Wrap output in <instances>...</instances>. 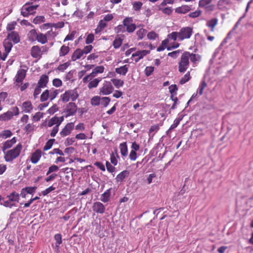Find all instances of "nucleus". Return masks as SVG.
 I'll return each mask as SVG.
<instances>
[{"mask_svg": "<svg viewBox=\"0 0 253 253\" xmlns=\"http://www.w3.org/2000/svg\"><path fill=\"white\" fill-rule=\"evenodd\" d=\"M22 149V145L19 143L13 149L3 152L4 154V158L5 161L7 162H12L13 160L19 156Z\"/></svg>", "mask_w": 253, "mask_h": 253, "instance_id": "1", "label": "nucleus"}, {"mask_svg": "<svg viewBox=\"0 0 253 253\" xmlns=\"http://www.w3.org/2000/svg\"><path fill=\"white\" fill-rule=\"evenodd\" d=\"M6 198L7 200L4 201L3 203H0V205L3 206L6 208H12L13 207H16V202H19L20 200V195L16 191H14L7 195Z\"/></svg>", "mask_w": 253, "mask_h": 253, "instance_id": "2", "label": "nucleus"}, {"mask_svg": "<svg viewBox=\"0 0 253 253\" xmlns=\"http://www.w3.org/2000/svg\"><path fill=\"white\" fill-rule=\"evenodd\" d=\"M32 2H26L21 8V14L23 17H28L30 15H33L36 13V10L39 7V5H31Z\"/></svg>", "mask_w": 253, "mask_h": 253, "instance_id": "3", "label": "nucleus"}, {"mask_svg": "<svg viewBox=\"0 0 253 253\" xmlns=\"http://www.w3.org/2000/svg\"><path fill=\"white\" fill-rule=\"evenodd\" d=\"M79 97L77 88L66 91L61 95V99L63 102H67L70 99L72 101H75Z\"/></svg>", "mask_w": 253, "mask_h": 253, "instance_id": "4", "label": "nucleus"}, {"mask_svg": "<svg viewBox=\"0 0 253 253\" xmlns=\"http://www.w3.org/2000/svg\"><path fill=\"white\" fill-rule=\"evenodd\" d=\"M189 57L188 52L186 51L183 53L181 56L180 60L178 63V71L180 73L185 72L189 65V61L188 59Z\"/></svg>", "mask_w": 253, "mask_h": 253, "instance_id": "5", "label": "nucleus"}, {"mask_svg": "<svg viewBox=\"0 0 253 253\" xmlns=\"http://www.w3.org/2000/svg\"><path fill=\"white\" fill-rule=\"evenodd\" d=\"M193 33V28L191 27H185L180 29L178 32V40L183 41L189 39Z\"/></svg>", "mask_w": 253, "mask_h": 253, "instance_id": "6", "label": "nucleus"}, {"mask_svg": "<svg viewBox=\"0 0 253 253\" xmlns=\"http://www.w3.org/2000/svg\"><path fill=\"white\" fill-rule=\"evenodd\" d=\"M45 46L40 47L39 45L33 46L30 50V54L33 58L40 59L42 54V51L46 50Z\"/></svg>", "mask_w": 253, "mask_h": 253, "instance_id": "7", "label": "nucleus"}, {"mask_svg": "<svg viewBox=\"0 0 253 253\" xmlns=\"http://www.w3.org/2000/svg\"><path fill=\"white\" fill-rule=\"evenodd\" d=\"M27 70L24 69H20L17 71V72L14 79V83H16V86H19L20 84H21L25 79L26 74Z\"/></svg>", "mask_w": 253, "mask_h": 253, "instance_id": "8", "label": "nucleus"}, {"mask_svg": "<svg viewBox=\"0 0 253 253\" xmlns=\"http://www.w3.org/2000/svg\"><path fill=\"white\" fill-rule=\"evenodd\" d=\"M113 90L114 87L111 82L105 81L100 88V92L103 95H109L113 92Z\"/></svg>", "mask_w": 253, "mask_h": 253, "instance_id": "9", "label": "nucleus"}, {"mask_svg": "<svg viewBox=\"0 0 253 253\" xmlns=\"http://www.w3.org/2000/svg\"><path fill=\"white\" fill-rule=\"evenodd\" d=\"M150 52V50H138L133 53L131 55V57H133L135 62L137 63L140 60L143 59L144 56L149 54Z\"/></svg>", "mask_w": 253, "mask_h": 253, "instance_id": "10", "label": "nucleus"}, {"mask_svg": "<svg viewBox=\"0 0 253 253\" xmlns=\"http://www.w3.org/2000/svg\"><path fill=\"white\" fill-rule=\"evenodd\" d=\"M65 110L66 117L73 116L77 112V106L74 102H70L66 105Z\"/></svg>", "mask_w": 253, "mask_h": 253, "instance_id": "11", "label": "nucleus"}, {"mask_svg": "<svg viewBox=\"0 0 253 253\" xmlns=\"http://www.w3.org/2000/svg\"><path fill=\"white\" fill-rule=\"evenodd\" d=\"M64 121V117L61 116L58 117L57 116H54L49 119L47 122V126L48 127H51L54 125L55 126H59L62 122Z\"/></svg>", "mask_w": 253, "mask_h": 253, "instance_id": "12", "label": "nucleus"}, {"mask_svg": "<svg viewBox=\"0 0 253 253\" xmlns=\"http://www.w3.org/2000/svg\"><path fill=\"white\" fill-rule=\"evenodd\" d=\"M74 127L73 123H69L66 125L64 127L60 132V135L61 137H65L69 135Z\"/></svg>", "mask_w": 253, "mask_h": 253, "instance_id": "13", "label": "nucleus"}, {"mask_svg": "<svg viewBox=\"0 0 253 253\" xmlns=\"http://www.w3.org/2000/svg\"><path fill=\"white\" fill-rule=\"evenodd\" d=\"M6 38L11 41L14 44L18 43L20 41V37L18 33L16 31H11L9 32L7 34Z\"/></svg>", "mask_w": 253, "mask_h": 253, "instance_id": "14", "label": "nucleus"}, {"mask_svg": "<svg viewBox=\"0 0 253 253\" xmlns=\"http://www.w3.org/2000/svg\"><path fill=\"white\" fill-rule=\"evenodd\" d=\"M92 209L94 212L97 213L102 214L105 212V207L102 203L96 202L93 203Z\"/></svg>", "mask_w": 253, "mask_h": 253, "instance_id": "15", "label": "nucleus"}, {"mask_svg": "<svg viewBox=\"0 0 253 253\" xmlns=\"http://www.w3.org/2000/svg\"><path fill=\"white\" fill-rule=\"evenodd\" d=\"M48 76L45 74H43L41 76L40 79L38 82L37 85L42 88L46 87L48 83Z\"/></svg>", "mask_w": 253, "mask_h": 253, "instance_id": "16", "label": "nucleus"}, {"mask_svg": "<svg viewBox=\"0 0 253 253\" xmlns=\"http://www.w3.org/2000/svg\"><path fill=\"white\" fill-rule=\"evenodd\" d=\"M42 152L40 149H37L31 157V161L33 164H36L40 160L42 157Z\"/></svg>", "mask_w": 253, "mask_h": 253, "instance_id": "17", "label": "nucleus"}, {"mask_svg": "<svg viewBox=\"0 0 253 253\" xmlns=\"http://www.w3.org/2000/svg\"><path fill=\"white\" fill-rule=\"evenodd\" d=\"M16 142V139L15 137H13L10 140H8L4 142L2 146V150L3 152L8 149L12 147V146Z\"/></svg>", "mask_w": 253, "mask_h": 253, "instance_id": "18", "label": "nucleus"}, {"mask_svg": "<svg viewBox=\"0 0 253 253\" xmlns=\"http://www.w3.org/2000/svg\"><path fill=\"white\" fill-rule=\"evenodd\" d=\"M22 111L26 113H31L33 109V106L30 101H26L24 102L22 105Z\"/></svg>", "mask_w": 253, "mask_h": 253, "instance_id": "19", "label": "nucleus"}, {"mask_svg": "<svg viewBox=\"0 0 253 253\" xmlns=\"http://www.w3.org/2000/svg\"><path fill=\"white\" fill-rule=\"evenodd\" d=\"M191 8L188 5H182L175 9V13L178 14H185L191 10Z\"/></svg>", "mask_w": 253, "mask_h": 253, "instance_id": "20", "label": "nucleus"}, {"mask_svg": "<svg viewBox=\"0 0 253 253\" xmlns=\"http://www.w3.org/2000/svg\"><path fill=\"white\" fill-rule=\"evenodd\" d=\"M205 87H206V82L204 80H203L202 81V82L201 83V85L199 86V88H198L196 94H193L192 95L191 99L188 101V103H189L192 101V99L193 98H195L198 94L199 95H202Z\"/></svg>", "mask_w": 253, "mask_h": 253, "instance_id": "21", "label": "nucleus"}, {"mask_svg": "<svg viewBox=\"0 0 253 253\" xmlns=\"http://www.w3.org/2000/svg\"><path fill=\"white\" fill-rule=\"evenodd\" d=\"M38 33L36 29L31 30L28 33L27 37L29 41L31 42H35L36 41Z\"/></svg>", "mask_w": 253, "mask_h": 253, "instance_id": "22", "label": "nucleus"}, {"mask_svg": "<svg viewBox=\"0 0 253 253\" xmlns=\"http://www.w3.org/2000/svg\"><path fill=\"white\" fill-rule=\"evenodd\" d=\"M111 194V188H109L106 190L100 197V200L106 203L110 201Z\"/></svg>", "mask_w": 253, "mask_h": 253, "instance_id": "23", "label": "nucleus"}, {"mask_svg": "<svg viewBox=\"0 0 253 253\" xmlns=\"http://www.w3.org/2000/svg\"><path fill=\"white\" fill-rule=\"evenodd\" d=\"M82 50L80 48L76 49L73 53L71 56V60L73 61H75L77 59L81 58L83 55Z\"/></svg>", "mask_w": 253, "mask_h": 253, "instance_id": "24", "label": "nucleus"}, {"mask_svg": "<svg viewBox=\"0 0 253 253\" xmlns=\"http://www.w3.org/2000/svg\"><path fill=\"white\" fill-rule=\"evenodd\" d=\"M128 68L129 65L127 64H126L123 66H121L119 68H116L115 72L118 74L125 76L127 72Z\"/></svg>", "mask_w": 253, "mask_h": 253, "instance_id": "25", "label": "nucleus"}, {"mask_svg": "<svg viewBox=\"0 0 253 253\" xmlns=\"http://www.w3.org/2000/svg\"><path fill=\"white\" fill-rule=\"evenodd\" d=\"M36 41L43 44L47 42V38L46 34L39 32Z\"/></svg>", "mask_w": 253, "mask_h": 253, "instance_id": "26", "label": "nucleus"}, {"mask_svg": "<svg viewBox=\"0 0 253 253\" xmlns=\"http://www.w3.org/2000/svg\"><path fill=\"white\" fill-rule=\"evenodd\" d=\"M129 173L128 171L126 170H123L117 175L116 179L118 182H122L128 175Z\"/></svg>", "mask_w": 253, "mask_h": 253, "instance_id": "27", "label": "nucleus"}, {"mask_svg": "<svg viewBox=\"0 0 253 253\" xmlns=\"http://www.w3.org/2000/svg\"><path fill=\"white\" fill-rule=\"evenodd\" d=\"M107 26V23L103 19L99 21L97 28L95 30L96 34L99 33L101 32Z\"/></svg>", "mask_w": 253, "mask_h": 253, "instance_id": "28", "label": "nucleus"}, {"mask_svg": "<svg viewBox=\"0 0 253 253\" xmlns=\"http://www.w3.org/2000/svg\"><path fill=\"white\" fill-rule=\"evenodd\" d=\"M119 148L122 156L126 157L128 154L127 146L126 142H123L120 144Z\"/></svg>", "mask_w": 253, "mask_h": 253, "instance_id": "29", "label": "nucleus"}, {"mask_svg": "<svg viewBox=\"0 0 253 253\" xmlns=\"http://www.w3.org/2000/svg\"><path fill=\"white\" fill-rule=\"evenodd\" d=\"M13 115L14 114L12 112L7 111L0 115V120L8 121L11 119Z\"/></svg>", "mask_w": 253, "mask_h": 253, "instance_id": "30", "label": "nucleus"}, {"mask_svg": "<svg viewBox=\"0 0 253 253\" xmlns=\"http://www.w3.org/2000/svg\"><path fill=\"white\" fill-rule=\"evenodd\" d=\"M3 46L5 48V52L8 53L13 46L12 42L6 38L3 42Z\"/></svg>", "mask_w": 253, "mask_h": 253, "instance_id": "31", "label": "nucleus"}, {"mask_svg": "<svg viewBox=\"0 0 253 253\" xmlns=\"http://www.w3.org/2000/svg\"><path fill=\"white\" fill-rule=\"evenodd\" d=\"M49 91V97L50 101L53 100L55 99L59 93V90L54 88H51L48 89Z\"/></svg>", "mask_w": 253, "mask_h": 253, "instance_id": "32", "label": "nucleus"}, {"mask_svg": "<svg viewBox=\"0 0 253 253\" xmlns=\"http://www.w3.org/2000/svg\"><path fill=\"white\" fill-rule=\"evenodd\" d=\"M105 68L103 66H98L93 69L91 73L95 77L97 74L103 73Z\"/></svg>", "mask_w": 253, "mask_h": 253, "instance_id": "33", "label": "nucleus"}, {"mask_svg": "<svg viewBox=\"0 0 253 253\" xmlns=\"http://www.w3.org/2000/svg\"><path fill=\"white\" fill-rule=\"evenodd\" d=\"M101 79L96 78L89 82L88 84V87L89 89L94 88L97 86L99 83L101 81Z\"/></svg>", "mask_w": 253, "mask_h": 253, "instance_id": "34", "label": "nucleus"}, {"mask_svg": "<svg viewBox=\"0 0 253 253\" xmlns=\"http://www.w3.org/2000/svg\"><path fill=\"white\" fill-rule=\"evenodd\" d=\"M70 51V47L65 45H62L59 50V56H64L67 55Z\"/></svg>", "mask_w": 253, "mask_h": 253, "instance_id": "35", "label": "nucleus"}, {"mask_svg": "<svg viewBox=\"0 0 253 253\" xmlns=\"http://www.w3.org/2000/svg\"><path fill=\"white\" fill-rule=\"evenodd\" d=\"M169 42V39H165L164 41H163L161 45L157 48V51L160 52L163 51L165 48H167L169 47L168 46Z\"/></svg>", "mask_w": 253, "mask_h": 253, "instance_id": "36", "label": "nucleus"}, {"mask_svg": "<svg viewBox=\"0 0 253 253\" xmlns=\"http://www.w3.org/2000/svg\"><path fill=\"white\" fill-rule=\"evenodd\" d=\"M111 82L117 88H119L123 86L124 84L123 80L117 79H113L111 80Z\"/></svg>", "mask_w": 253, "mask_h": 253, "instance_id": "37", "label": "nucleus"}, {"mask_svg": "<svg viewBox=\"0 0 253 253\" xmlns=\"http://www.w3.org/2000/svg\"><path fill=\"white\" fill-rule=\"evenodd\" d=\"M188 54L189 56L188 57V60L189 61L190 59V61L194 64H195L196 62L199 61L200 59V56L195 54L190 53V52H188Z\"/></svg>", "mask_w": 253, "mask_h": 253, "instance_id": "38", "label": "nucleus"}, {"mask_svg": "<svg viewBox=\"0 0 253 253\" xmlns=\"http://www.w3.org/2000/svg\"><path fill=\"white\" fill-rule=\"evenodd\" d=\"M190 73V71L187 72L185 75L179 81V83L181 84H184L188 81H189L191 79Z\"/></svg>", "mask_w": 253, "mask_h": 253, "instance_id": "39", "label": "nucleus"}, {"mask_svg": "<svg viewBox=\"0 0 253 253\" xmlns=\"http://www.w3.org/2000/svg\"><path fill=\"white\" fill-rule=\"evenodd\" d=\"M49 99L48 89L45 90L41 94L40 100L41 102H44Z\"/></svg>", "mask_w": 253, "mask_h": 253, "instance_id": "40", "label": "nucleus"}, {"mask_svg": "<svg viewBox=\"0 0 253 253\" xmlns=\"http://www.w3.org/2000/svg\"><path fill=\"white\" fill-rule=\"evenodd\" d=\"M217 23V19L216 18H213L211 20L209 21L207 25L208 27L211 28V31L213 32L214 28L216 25Z\"/></svg>", "mask_w": 253, "mask_h": 253, "instance_id": "41", "label": "nucleus"}, {"mask_svg": "<svg viewBox=\"0 0 253 253\" xmlns=\"http://www.w3.org/2000/svg\"><path fill=\"white\" fill-rule=\"evenodd\" d=\"M45 21V19L43 16H37L33 19V23L35 24H39L44 22Z\"/></svg>", "mask_w": 253, "mask_h": 253, "instance_id": "42", "label": "nucleus"}, {"mask_svg": "<svg viewBox=\"0 0 253 253\" xmlns=\"http://www.w3.org/2000/svg\"><path fill=\"white\" fill-rule=\"evenodd\" d=\"M54 239L56 241L55 246L57 248H59V245L62 243V236L60 233L56 234L54 235Z\"/></svg>", "mask_w": 253, "mask_h": 253, "instance_id": "43", "label": "nucleus"}, {"mask_svg": "<svg viewBox=\"0 0 253 253\" xmlns=\"http://www.w3.org/2000/svg\"><path fill=\"white\" fill-rule=\"evenodd\" d=\"M12 133L11 131L9 130H5L2 131L0 133V137H1L3 139H6L8 137H10L12 135Z\"/></svg>", "mask_w": 253, "mask_h": 253, "instance_id": "44", "label": "nucleus"}, {"mask_svg": "<svg viewBox=\"0 0 253 253\" xmlns=\"http://www.w3.org/2000/svg\"><path fill=\"white\" fill-rule=\"evenodd\" d=\"M54 141V139H50L49 140H48L47 142L45 143L44 146L43 147V150L47 151L50 149L52 147Z\"/></svg>", "mask_w": 253, "mask_h": 253, "instance_id": "45", "label": "nucleus"}, {"mask_svg": "<svg viewBox=\"0 0 253 253\" xmlns=\"http://www.w3.org/2000/svg\"><path fill=\"white\" fill-rule=\"evenodd\" d=\"M123 42V40L121 38H116L114 40L113 43L114 47L116 49L119 48Z\"/></svg>", "mask_w": 253, "mask_h": 253, "instance_id": "46", "label": "nucleus"}, {"mask_svg": "<svg viewBox=\"0 0 253 253\" xmlns=\"http://www.w3.org/2000/svg\"><path fill=\"white\" fill-rule=\"evenodd\" d=\"M143 3L141 1H134L132 4V7L134 10L139 11L142 6Z\"/></svg>", "mask_w": 253, "mask_h": 253, "instance_id": "47", "label": "nucleus"}, {"mask_svg": "<svg viewBox=\"0 0 253 253\" xmlns=\"http://www.w3.org/2000/svg\"><path fill=\"white\" fill-rule=\"evenodd\" d=\"M16 24L17 23L15 21H12L9 23H8L6 27V30L9 32L14 31L13 30H14Z\"/></svg>", "mask_w": 253, "mask_h": 253, "instance_id": "48", "label": "nucleus"}, {"mask_svg": "<svg viewBox=\"0 0 253 253\" xmlns=\"http://www.w3.org/2000/svg\"><path fill=\"white\" fill-rule=\"evenodd\" d=\"M101 98L99 96H95L91 99V104L94 106L99 105L100 103Z\"/></svg>", "mask_w": 253, "mask_h": 253, "instance_id": "49", "label": "nucleus"}, {"mask_svg": "<svg viewBox=\"0 0 253 253\" xmlns=\"http://www.w3.org/2000/svg\"><path fill=\"white\" fill-rule=\"evenodd\" d=\"M146 33V30L143 29H140L138 30L136 32V35L137 36L138 39V40L142 39L144 38V37L145 36Z\"/></svg>", "mask_w": 253, "mask_h": 253, "instance_id": "50", "label": "nucleus"}, {"mask_svg": "<svg viewBox=\"0 0 253 253\" xmlns=\"http://www.w3.org/2000/svg\"><path fill=\"white\" fill-rule=\"evenodd\" d=\"M111 99L108 97H103L101 98L100 103L104 107H107L109 104Z\"/></svg>", "mask_w": 253, "mask_h": 253, "instance_id": "51", "label": "nucleus"}, {"mask_svg": "<svg viewBox=\"0 0 253 253\" xmlns=\"http://www.w3.org/2000/svg\"><path fill=\"white\" fill-rule=\"evenodd\" d=\"M178 32H173L169 34L168 35V39L169 40H172L173 41H176L177 38L178 39Z\"/></svg>", "mask_w": 253, "mask_h": 253, "instance_id": "52", "label": "nucleus"}, {"mask_svg": "<svg viewBox=\"0 0 253 253\" xmlns=\"http://www.w3.org/2000/svg\"><path fill=\"white\" fill-rule=\"evenodd\" d=\"M154 68L152 66H147L144 70L145 74L146 76H150L154 72Z\"/></svg>", "mask_w": 253, "mask_h": 253, "instance_id": "53", "label": "nucleus"}, {"mask_svg": "<svg viewBox=\"0 0 253 253\" xmlns=\"http://www.w3.org/2000/svg\"><path fill=\"white\" fill-rule=\"evenodd\" d=\"M76 34V31H73L70 34L67 35L65 37L64 42L67 41H73L74 39L75 35Z\"/></svg>", "mask_w": 253, "mask_h": 253, "instance_id": "54", "label": "nucleus"}, {"mask_svg": "<svg viewBox=\"0 0 253 253\" xmlns=\"http://www.w3.org/2000/svg\"><path fill=\"white\" fill-rule=\"evenodd\" d=\"M94 40V36L93 34H89L85 39V43L86 44H90L93 42Z\"/></svg>", "mask_w": 253, "mask_h": 253, "instance_id": "55", "label": "nucleus"}, {"mask_svg": "<svg viewBox=\"0 0 253 253\" xmlns=\"http://www.w3.org/2000/svg\"><path fill=\"white\" fill-rule=\"evenodd\" d=\"M132 18L131 17H126L125 18L123 21V23L125 27L128 26L129 25L132 24Z\"/></svg>", "mask_w": 253, "mask_h": 253, "instance_id": "56", "label": "nucleus"}, {"mask_svg": "<svg viewBox=\"0 0 253 253\" xmlns=\"http://www.w3.org/2000/svg\"><path fill=\"white\" fill-rule=\"evenodd\" d=\"M52 84L53 86L59 87L62 85V81L58 78H55L52 81Z\"/></svg>", "mask_w": 253, "mask_h": 253, "instance_id": "57", "label": "nucleus"}, {"mask_svg": "<svg viewBox=\"0 0 253 253\" xmlns=\"http://www.w3.org/2000/svg\"><path fill=\"white\" fill-rule=\"evenodd\" d=\"M23 188L27 194H33L36 191L37 187H26Z\"/></svg>", "mask_w": 253, "mask_h": 253, "instance_id": "58", "label": "nucleus"}, {"mask_svg": "<svg viewBox=\"0 0 253 253\" xmlns=\"http://www.w3.org/2000/svg\"><path fill=\"white\" fill-rule=\"evenodd\" d=\"M160 10H161L163 13L168 15H170L172 12V8L171 7H167L164 8H160Z\"/></svg>", "mask_w": 253, "mask_h": 253, "instance_id": "59", "label": "nucleus"}, {"mask_svg": "<svg viewBox=\"0 0 253 253\" xmlns=\"http://www.w3.org/2000/svg\"><path fill=\"white\" fill-rule=\"evenodd\" d=\"M202 11L200 10H197L194 12H191L189 14V16L191 18H195L199 17L201 15Z\"/></svg>", "mask_w": 253, "mask_h": 253, "instance_id": "60", "label": "nucleus"}, {"mask_svg": "<svg viewBox=\"0 0 253 253\" xmlns=\"http://www.w3.org/2000/svg\"><path fill=\"white\" fill-rule=\"evenodd\" d=\"M100 52L92 53L89 55L87 57V60H94L99 56Z\"/></svg>", "mask_w": 253, "mask_h": 253, "instance_id": "61", "label": "nucleus"}, {"mask_svg": "<svg viewBox=\"0 0 253 253\" xmlns=\"http://www.w3.org/2000/svg\"><path fill=\"white\" fill-rule=\"evenodd\" d=\"M93 48V46L91 45H86L82 49L83 54H87L90 53Z\"/></svg>", "mask_w": 253, "mask_h": 253, "instance_id": "62", "label": "nucleus"}, {"mask_svg": "<svg viewBox=\"0 0 253 253\" xmlns=\"http://www.w3.org/2000/svg\"><path fill=\"white\" fill-rule=\"evenodd\" d=\"M24 129L27 133H29L34 130V126L32 124H28L25 126Z\"/></svg>", "mask_w": 253, "mask_h": 253, "instance_id": "63", "label": "nucleus"}, {"mask_svg": "<svg viewBox=\"0 0 253 253\" xmlns=\"http://www.w3.org/2000/svg\"><path fill=\"white\" fill-rule=\"evenodd\" d=\"M69 65L70 64L68 62L64 63L59 65L57 67V69L60 71L63 72L67 68Z\"/></svg>", "mask_w": 253, "mask_h": 253, "instance_id": "64", "label": "nucleus"}]
</instances>
